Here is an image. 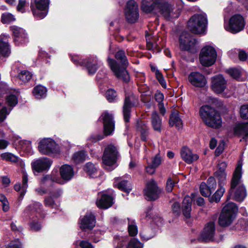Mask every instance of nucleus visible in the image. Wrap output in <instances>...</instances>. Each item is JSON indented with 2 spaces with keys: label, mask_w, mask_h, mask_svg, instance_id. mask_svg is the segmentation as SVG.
I'll return each instance as SVG.
<instances>
[{
  "label": "nucleus",
  "mask_w": 248,
  "mask_h": 248,
  "mask_svg": "<svg viewBox=\"0 0 248 248\" xmlns=\"http://www.w3.org/2000/svg\"><path fill=\"white\" fill-rule=\"evenodd\" d=\"M9 35H0V59L8 57L11 53V47L9 43Z\"/></svg>",
  "instance_id": "c85d7f7f"
},
{
  "label": "nucleus",
  "mask_w": 248,
  "mask_h": 248,
  "mask_svg": "<svg viewBox=\"0 0 248 248\" xmlns=\"http://www.w3.org/2000/svg\"><path fill=\"white\" fill-rule=\"evenodd\" d=\"M76 247L79 246L80 248H94L92 244L88 241L78 240L75 243Z\"/></svg>",
  "instance_id": "6e6d98bb"
},
{
  "label": "nucleus",
  "mask_w": 248,
  "mask_h": 248,
  "mask_svg": "<svg viewBox=\"0 0 248 248\" xmlns=\"http://www.w3.org/2000/svg\"><path fill=\"white\" fill-rule=\"evenodd\" d=\"M141 9L147 14L160 13L168 20L178 18L180 14V11L173 7L168 0H142Z\"/></svg>",
  "instance_id": "f257e3e1"
},
{
  "label": "nucleus",
  "mask_w": 248,
  "mask_h": 248,
  "mask_svg": "<svg viewBox=\"0 0 248 248\" xmlns=\"http://www.w3.org/2000/svg\"><path fill=\"white\" fill-rule=\"evenodd\" d=\"M225 191V189L223 186H219V188L212 196L211 199V202H219L221 198L222 197L223 194L224 193Z\"/></svg>",
  "instance_id": "de8ad7c7"
},
{
  "label": "nucleus",
  "mask_w": 248,
  "mask_h": 248,
  "mask_svg": "<svg viewBox=\"0 0 248 248\" xmlns=\"http://www.w3.org/2000/svg\"><path fill=\"white\" fill-rule=\"evenodd\" d=\"M113 198L111 196L103 194L101 197L97 200L96 205L99 208L108 209L113 204Z\"/></svg>",
  "instance_id": "2f4dec72"
},
{
  "label": "nucleus",
  "mask_w": 248,
  "mask_h": 248,
  "mask_svg": "<svg viewBox=\"0 0 248 248\" xmlns=\"http://www.w3.org/2000/svg\"><path fill=\"white\" fill-rule=\"evenodd\" d=\"M99 120L103 123L105 135L106 136L111 135L114 130V122L112 114L106 111L102 114Z\"/></svg>",
  "instance_id": "aec40b11"
},
{
  "label": "nucleus",
  "mask_w": 248,
  "mask_h": 248,
  "mask_svg": "<svg viewBox=\"0 0 248 248\" xmlns=\"http://www.w3.org/2000/svg\"><path fill=\"white\" fill-rule=\"evenodd\" d=\"M245 26V22L244 17L239 14L232 16L228 22L225 20V30L232 33H236L241 31L244 29Z\"/></svg>",
  "instance_id": "2eb2a0df"
},
{
  "label": "nucleus",
  "mask_w": 248,
  "mask_h": 248,
  "mask_svg": "<svg viewBox=\"0 0 248 248\" xmlns=\"http://www.w3.org/2000/svg\"><path fill=\"white\" fill-rule=\"evenodd\" d=\"M47 89L41 85H38L34 87L32 93L35 97L38 99L45 98L47 95Z\"/></svg>",
  "instance_id": "c9c22d12"
},
{
  "label": "nucleus",
  "mask_w": 248,
  "mask_h": 248,
  "mask_svg": "<svg viewBox=\"0 0 248 248\" xmlns=\"http://www.w3.org/2000/svg\"><path fill=\"white\" fill-rule=\"evenodd\" d=\"M197 9L199 13L194 14L189 18L187 22V28L194 33L202 34L206 31L208 20L206 14L197 7L196 10Z\"/></svg>",
  "instance_id": "423d86ee"
},
{
  "label": "nucleus",
  "mask_w": 248,
  "mask_h": 248,
  "mask_svg": "<svg viewBox=\"0 0 248 248\" xmlns=\"http://www.w3.org/2000/svg\"><path fill=\"white\" fill-rule=\"evenodd\" d=\"M53 161L47 157H43L37 158L31 163L32 170L35 175L39 173L48 171L50 168Z\"/></svg>",
  "instance_id": "a211bd4d"
},
{
  "label": "nucleus",
  "mask_w": 248,
  "mask_h": 248,
  "mask_svg": "<svg viewBox=\"0 0 248 248\" xmlns=\"http://www.w3.org/2000/svg\"><path fill=\"white\" fill-rule=\"evenodd\" d=\"M238 208L233 202H229L223 208L218 218V223L221 227L230 225L234 220Z\"/></svg>",
  "instance_id": "6e6552de"
},
{
  "label": "nucleus",
  "mask_w": 248,
  "mask_h": 248,
  "mask_svg": "<svg viewBox=\"0 0 248 248\" xmlns=\"http://www.w3.org/2000/svg\"><path fill=\"white\" fill-rule=\"evenodd\" d=\"M153 213L152 212V208H150L148 209H147L145 215H143V216L146 217V219L148 220L150 218H153V220L155 221V223L157 224V225H159V224L157 222V221L155 220L156 219L155 218H154V217H152V214Z\"/></svg>",
  "instance_id": "338daca9"
},
{
  "label": "nucleus",
  "mask_w": 248,
  "mask_h": 248,
  "mask_svg": "<svg viewBox=\"0 0 248 248\" xmlns=\"http://www.w3.org/2000/svg\"><path fill=\"white\" fill-rule=\"evenodd\" d=\"M21 149L29 154L32 153L31 141L27 140H23L20 141Z\"/></svg>",
  "instance_id": "49530a36"
},
{
  "label": "nucleus",
  "mask_w": 248,
  "mask_h": 248,
  "mask_svg": "<svg viewBox=\"0 0 248 248\" xmlns=\"http://www.w3.org/2000/svg\"><path fill=\"white\" fill-rule=\"evenodd\" d=\"M11 30L14 36V42L16 45H21L28 42V35L24 29L13 26L11 27Z\"/></svg>",
  "instance_id": "4be33fe9"
},
{
  "label": "nucleus",
  "mask_w": 248,
  "mask_h": 248,
  "mask_svg": "<svg viewBox=\"0 0 248 248\" xmlns=\"http://www.w3.org/2000/svg\"><path fill=\"white\" fill-rule=\"evenodd\" d=\"M156 78L157 79L159 82L160 83V84L161 85V86L163 88H166L167 87L166 82L162 74L160 72H157Z\"/></svg>",
  "instance_id": "0e129e2a"
},
{
  "label": "nucleus",
  "mask_w": 248,
  "mask_h": 248,
  "mask_svg": "<svg viewBox=\"0 0 248 248\" xmlns=\"http://www.w3.org/2000/svg\"><path fill=\"white\" fill-rule=\"evenodd\" d=\"M162 159L159 154H157L152 159L151 164L157 168L161 163Z\"/></svg>",
  "instance_id": "052dcab7"
},
{
  "label": "nucleus",
  "mask_w": 248,
  "mask_h": 248,
  "mask_svg": "<svg viewBox=\"0 0 248 248\" xmlns=\"http://www.w3.org/2000/svg\"><path fill=\"white\" fill-rule=\"evenodd\" d=\"M227 72L232 78L240 80L243 71L238 68H232L228 69Z\"/></svg>",
  "instance_id": "a18cd8bd"
},
{
  "label": "nucleus",
  "mask_w": 248,
  "mask_h": 248,
  "mask_svg": "<svg viewBox=\"0 0 248 248\" xmlns=\"http://www.w3.org/2000/svg\"><path fill=\"white\" fill-rule=\"evenodd\" d=\"M117 93L112 89H108L106 93V97L109 102L115 101L117 99Z\"/></svg>",
  "instance_id": "864d4df0"
},
{
  "label": "nucleus",
  "mask_w": 248,
  "mask_h": 248,
  "mask_svg": "<svg viewBox=\"0 0 248 248\" xmlns=\"http://www.w3.org/2000/svg\"><path fill=\"white\" fill-rule=\"evenodd\" d=\"M197 42L195 38L186 31L183 32L180 36V47L183 50H190L194 47Z\"/></svg>",
  "instance_id": "412c9836"
},
{
  "label": "nucleus",
  "mask_w": 248,
  "mask_h": 248,
  "mask_svg": "<svg viewBox=\"0 0 248 248\" xmlns=\"http://www.w3.org/2000/svg\"><path fill=\"white\" fill-rule=\"evenodd\" d=\"M152 124L154 129L160 132L161 129L162 121L156 111H154L151 116Z\"/></svg>",
  "instance_id": "4c0bfd02"
},
{
  "label": "nucleus",
  "mask_w": 248,
  "mask_h": 248,
  "mask_svg": "<svg viewBox=\"0 0 248 248\" xmlns=\"http://www.w3.org/2000/svg\"><path fill=\"white\" fill-rule=\"evenodd\" d=\"M215 234V224L211 221L206 224L201 234L200 239L202 241L209 242L214 240Z\"/></svg>",
  "instance_id": "393cba45"
},
{
  "label": "nucleus",
  "mask_w": 248,
  "mask_h": 248,
  "mask_svg": "<svg viewBox=\"0 0 248 248\" xmlns=\"http://www.w3.org/2000/svg\"><path fill=\"white\" fill-rule=\"evenodd\" d=\"M200 114L208 126L218 128L221 126L222 120L219 113L209 106H202L200 110Z\"/></svg>",
  "instance_id": "0eeeda50"
},
{
  "label": "nucleus",
  "mask_w": 248,
  "mask_h": 248,
  "mask_svg": "<svg viewBox=\"0 0 248 248\" xmlns=\"http://www.w3.org/2000/svg\"><path fill=\"white\" fill-rule=\"evenodd\" d=\"M138 103V98L131 94L126 95L123 107L124 118L125 122H129L130 115V109L132 106H135Z\"/></svg>",
  "instance_id": "5701e85b"
},
{
  "label": "nucleus",
  "mask_w": 248,
  "mask_h": 248,
  "mask_svg": "<svg viewBox=\"0 0 248 248\" xmlns=\"http://www.w3.org/2000/svg\"><path fill=\"white\" fill-rule=\"evenodd\" d=\"M96 220L94 216L92 213H87L79 219V226L82 230H91L95 225Z\"/></svg>",
  "instance_id": "bb28decb"
},
{
  "label": "nucleus",
  "mask_w": 248,
  "mask_h": 248,
  "mask_svg": "<svg viewBox=\"0 0 248 248\" xmlns=\"http://www.w3.org/2000/svg\"><path fill=\"white\" fill-rule=\"evenodd\" d=\"M17 93H9L6 98V103L9 107L8 109L5 106H1L0 102V122H3L9 114L13 108L17 104Z\"/></svg>",
  "instance_id": "f3484780"
},
{
  "label": "nucleus",
  "mask_w": 248,
  "mask_h": 248,
  "mask_svg": "<svg viewBox=\"0 0 248 248\" xmlns=\"http://www.w3.org/2000/svg\"><path fill=\"white\" fill-rule=\"evenodd\" d=\"M169 123L170 126H175L179 129L182 127V122L177 112H174L171 114Z\"/></svg>",
  "instance_id": "58836bf2"
},
{
  "label": "nucleus",
  "mask_w": 248,
  "mask_h": 248,
  "mask_svg": "<svg viewBox=\"0 0 248 248\" xmlns=\"http://www.w3.org/2000/svg\"><path fill=\"white\" fill-rule=\"evenodd\" d=\"M124 14L126 21L129 23H135L140 16L139 6L134 0H130L126 3L124 9Z\"/></svg>",
  "instance_id": "dca6fc26"
},
{
  "label": "nucleus",
  "mask_w": 248,
  "mask_h": 248,
  "mask_svg": "<svg viewBox=\"0 0 248 248\" xmlns=\"http://www.w3.org/2000/svg\"><path fill=\"white\" fill-rule=\"evenodd\" d=\"M84 170L90 177H94L96 176L95 174L97 173V169L93 163L90 162L86 163Z\"/></svg>",
  "instance_id": "79ce46f5"
},
{
  "label": "nucleus",
  "mask_w": 248,
  "mask_h": 248,
  "mask_svg": "<svg viewBox=\"0 0 248 248\" xmlns=\"http://www.w3.org/2000/svg\"><path fill=\"white\" fill-rule=\"evenodd\" d=\"M181 155L182 159L187 163L191 164L199 159L197 154H193L191 150L186 147H184L181 150Z\"/></svg>",
  "instance_id": "7c9ffc66"
},
{
  "label": "nucleus",
  "mask_w": 248,
  "mask_h": 248,
  "mask_svg": "<svg viewBox=\"0 0 248 248\" xmlns=\"http://www.w3.org/2000/svg\"><path fill=\"white\" fill-rule=\"evenodd\" d=\"M1 158L6 161H11L12 162H16L19 159L17 156L10 153H2L0 155Z\"/></svg>",
  "instance_id": "3c124183"
},
{
  "label": "nucleus",
  "mask_w": 248,
  "mask_h": 248,
  "mask_svg": "<svg viewBox=\"0 0 248 248\" xmlns=\"http://www.w3.org/2000/svg\"><path fill=\"white\" fill-rule=\"evenodd\" d=\"M61 177L56 171H52L50 175L43 176L40 179V186L35 188V192L39 195H43L47 192V189L44 187L56 183L63 184L70 180L74 176L75 172L73 168L70 165L64 164L60 169Z\"/></svg>",
  "instance_id": "f03ea898"
},
{
  "label": "nucleus",
  "mask_w": 248,
  "mask_h": 248,
  "mask_svg": "<svg viewBox=\"0 0 248 248\" xmlns=\"http://www.w3.org/2000/svg\"><path fill=\"white\" fill-rule=\"evenodd\" d=\"M71 60L75 64L86 67L90 75L94 74L101 64L97 57L94 56L89 57L86 60H82L78 55H73L71 56Z\"/></svg>",
  "instance_id": "ddd939ff"
},
{
  "label": "nucleus",
  "mask_w": 248,
  "mask_h": 248,
  "mask_svg": "<svg viewBox=\"0 0 248 248\" xmlns=\"http://www.w3.org/2000/svg\"><path fill=\"white\" fill-rule=\"evenodd\" d=\"M234 133L238 136H243L244 139L248 137V122L237 124L234 128Z\"/></svg>",
  "instance_id": "473e14b6"
},
{
  "label": "nucleus",
  "mask_w": 248,
  "mask_h": 248,
  "mask_svg": "<svg viewBox=\"0 0 248 248\" xmlns=\"http://www.w3.org/2000/svg\"><path fill=\"white\" fill-rule=\"evenodd\" d=\"M248 221L245 219H240L233 226V229L237 231L239 234H243L247 230Z\"/></svg>",
  "instance_id": "e433bc0d"
},
{
  "label": "nucleus",
  "mask_w": 248,
  "mask_h": 248,
  "mask_svg": "<svg viewBox=\"0 0 248 248\" xmlns=\"http://www.w3.org/2000/svg\"><path fill=\"white\" fill-rule=\"evenodd\" d=\"M38 144V151L43 155L51 156L59 154L61 152L58 144L52 138L41 139L39 140Z\"/></svg>",
  "instance_id": "9b49d317"
},
{
  "label": "nucleus",
  "mask_w": 248,
  "mask_h": 248,
  "mask_svg": "<svg viewBox=\"0 0 248 248\" xmlns=\"http://www.w3.org/2000/svg\"><path fill=\"white\" fill-rule=\"evenodd\" d=\"M242 162L239 160L235 168L231 182V188L227 200L231 198L241 202L246 197V190L241 182Z\"/></svg>",
  "instance_id": "7ed1b4c3"
},
{
  "label": "nucleus",
  "mask_w": 248,
  "mask_h": 248,
  "mask_svg": "<svg viewBox=\"0 0 248 248\" xmlns=\"http://www.w3.org/2000/svg\"><path fill=\"white\" fill-rule=\"evenodd\" d=\"M217 58V52L213 46L206 45L200 51L199 60L203 66L208 67L213 65L216 61Z\"/></svg>",
  "instance_id": "f8f14e48"
},
{
  "label": "nucleus",
  "mask_w": 248,
  "mask_h": 248,
  "mask_svg": "<svg viewBox=\"0 0 248 248\" xmlns=\"http://www.w3.org/2000/svg\"><path fill=\"white\" fill-rule=\"evenodd\" d=\"M207 186L214 191L216 187V180L214 177H210L207 180Z\"/></svg>",
  "instance_id": "680f3d73"
},
{
  "label": "nucleus",
  "mask_w": 248,
  "mask_h": 248,
  "mask_svg": "<svg viewBox=\"0 0 248 248\" xmlns=\"http://www.w3.org/2000/svg\"><path fill=\"white\" fill-rule=\"evenodd\" d=\"M160 192V189L158 188L156 183L153 180L147 183L144 189L145 195L148 200H155L157 199Z\"/></svg>",
  "instance_id": "b1692460"
},
{
  "label": "nucleus",
  "mask_w": 248,
  "mask_h": 248,
  "mask_svg": "<svg viewBox=\"0 0 248 248\" xmlns=\"http://www.w3.org/2000/svg\"><path fill=\"white\" fill-rule=\"evenodd\" d=\"M50 56L42 48H40L38 51V59L37 60L36 65L38 66H44L47 65L49 62Z\"/></svg>",
  "instance_id": "72a5a7b5"
},
{
  "label": "nucleus",
  "mask_w": 248,
  "mask_h": 248,
  "mask_svg": "<svg viewBox=\"0 0 248 248\" xmlns=\"http://www.w3.org/2000/svg\"><path fill=\"white\" fill-rule=\"evenodd\" d=\"M175 182L171 179L169 178L166 183V190L168 192H171L174 186Z\"/></svg>",
  "instance_id": "69168bd1"
},
{
  "label": "nucleus",
  "mask_w": 248,
  "mask_h": 248,
  "mask_svg": "<svg viewBox=\"0 0 248 248\" xmlns=\"http://www.w3.org/2000/svg\"><path fill=\"white\" fill-rule=\"evenodd\" d=\"M28 176L26 172L23 171L22 176V183H17L15 184L14 188L19 194V200L21 201L25 195L28 187Z\"/></svg>",
  "instance_id": "cd10ccee"
},
{
  "label": "nucleus",
  "mask_w": 248,
  "mask_h": 248,
  "mask_svg": "<svg viewBox=\"0 0 248 248\" xmlns=\"http://www.w3.org/2000/svg\"><path fill=\"white\" fill-rule=\"evenodd\" d=\"M127 240L126 236L116 235L114 237L113 245L115 248H122Z\"/></svg>",
  "instance_id": "37998d69"
},
{
  "label": "nucleus",
  "mask_w": 248,
  "mask_h": 248,
  "mask_svg": "<svg viewBox=\"0 0 248 248\" xmlns=\"http://www.w3.org/2000/svg\"><path fill=\"white\" fill-rule=\"evenodd\" d=\"M32 77V73L27 70L21 71L18 75V78L24 83L29 82L31 79Z\"/></svg>",
  "instance_id": "a19ab883"
},
{
  "label": "nucleus",
  "mask_w": 248,
  "mask_h": 248,
  "mask_svg": "<svg viewBox=\"0 0 248 248\" xmlns=\"http://www.w3.org/2000/svg\"><path fill=\"white\" fill-rule=\"evenodd\" d=\"M129 179V175L127 174L124 177H117L114 179L113 186L119 189L129 193L132 189V186L128 180H125L124 178Z\"/></svg>",
  "instance_id": "c756f323"
},
{
  "label": "nucleus",
  "mask_w": 248,
  "mask_h": 248,
  "mask_svg": "<svg viewBox=\"0 0 248 248\" xmlns=\"http://www.w3.org/2000/svg\"><path fill=\"white\" fill-rule=\"evenodd\" d=\"M49 0H31V9L34 17L38 19H42L47 15Z\"/></svg>",
  "instance_id": "4468645a"
},
{
  "label": "nucleus",
  "mask_w": 248,
  "mask_h": 248,
  "mask_svg": "<svg viewBox=\"0 0 248 248\" xmlns=\"http://www.w3.org/2000/svg\"><path fill=\"white\" fill-rule=\"evenodd\" d=\"M119 155L116 146L112 144L108 145L104 150L102 161L104 168L111 171L116 167L115 163Z\"/></svg>",
  "instance_id": "9d476101"
},
{
  "label": "nucleus",
  "mask_w": 248,
  "mask_h": 248,
  "mask_svg": "<svg viewBox=\"0 0 248 248\" xmlns=\"http://www.w3.org/2000/svg\"><path fill=\"white\" fill-rule=\"evenodd\" d=\"M188 79L191 85L196 87L202 88L207 84L205 76L198 72H191L188 76Z\"/></svg>",
  "instance_id": "a878e982"
},
{
  "label": "nucleus",
  "mask_w": 248,
  "mask_h": 248,
  "mask_svg": "<svg viewBox=\"0 0 248 248\" xmlns=\"http://www.w3.org/2000/svg\"><path fill=\"white\" fill-rule=\"evenodd\" d=\"M155 98L158 104L162 103L164 99V95L160 92H157L155 94Z\"/></svg>",
  "instance_id": "774afa93"
},
{
  "label": "nucleus",
  "mask_w": 248,
  "mask_h": 248,
  "mask_svg": "<svg viewBox=\"0 0 248 248\" xmlns=\"http://www.w3.org/2000/svg\"><path fill=\"white\" fill-rule=\"evenodd\" d=\"M87 157V155L84 151H78L73 155L72 161L76 164H78L85 161Z\"/></svg>",
  "instance_id": "ea45409f"
},
{
  "label": "nucleus",
  "mask_w": 248,
  "mask_h": 248,
  "mask_svg": "<svg viewBox=\"0 0 248 248\" xmlns=\"http://www.w3.org/2000/svg\"><path fill=\"white\" fill-rule=\"evenodd\" d=\"M115 58L120 62L121 65H120L114 60L108 57V62L111 70L117 78L122 79L125 82H128L130 77L126 68L128 65V62L124 52L123 50L118 51Z\"/></svg>",
  "instance_id": "20e7f679"
},
{
  "label": "nucleus",
  "mask_w": 248,
  "mask_h": 248,
  "mask_svg": "<svg viewBox=\"0 0 248 248\" xmlns=\"http://www.w3.org/2000/svg\"><path fill=\"white\" fill-rule=\"evenodd\" d=\"M192 201V198L189 196H186L183 200L182 211L184 216L186 218L190 217Z\"/></svg>",
  "instance_id": "f704fd0d"
},
{
  "label": "nucleus",
  "mask_w": 248,
  "mask_h": 248,
  "mask_svg": "<svg viewBox=\"0 0 248 248\" xmlns=\"http://www.w3.org/2000/svg\"><path fill=\"white\" fill-rule=\"evenodd\" d=\"M211 88L217 94L222 93L227 87V80L221 74L211 78Z\"/></svg>",
  "instance_id": "6ab92c4d"
},
{
  "label": "nucleus",
  "mask_w": 248,
  "mask_h": 248,
  "mask_svg": "<svg viewBox=\"0 0 248 248\" xmlns=\"http://www.w3.org/2000/svg\"><path fill=\"white\" fill-rule=\"evenodd\" d=\"M200 189L201 194L204 197L209 196L213 191V190L204 182L201 183Z\"/></svg>",
  "instance_id": "8fccbe9b"
},
{
  "label": "nucleus",
  "mask_w": 248,
  "mask_h": 248,
  "mask_svg": "<svg viewBox=\"0 0 248 248\" xmlns=\"http://www.w3.org/2000/svg\"><path fill=\"white\" fill-rule=\"evenodd\" d=\"M143 244L135 238L131 239L127 245V248H143Z\"/></svg>",
  "instance_id": "5fc2aeb1"
},
{
  "label": "nucleus",
  "mask_w": 248,
  "mask_h": 248,
  "mask_svg": "<svg viewBox=\"0 0 248 248\" xmlns=\"http://www.w3.org/2000/svg\"><path fill=\"white\" fill-rule=\"evenodd\" d=\"M43 205L39 202H34L29 205L24 212V216L29 217L30 226L34 231H39L42 227L40 220L44 217L42 215Z\"/></svg>",
  "instance_id": "39448f33"
},
{
  "label": "nucleus",
  "mask_w": 248,
  "mask_h": 248,
  "mask_svg": "<svg viewBox=\"0 0 248 248\" xmlns=\"http://www.w3.org/2000/svg\"><path fill=\"white\" fill-rule=\"evenodd\" d=\"M128 219V231L129 235L135 236L138 233V228L134 220Z\"/></svg>",
  "instance_id": "09e8293b"
},
{
  "label": "nucleus",
  "mask_w": 248,
  "mask_h": 248,
  "mask_svg": "<svg viewBox=\"0 0 248 248\" xmlns=\"http://www.w3.org/2000/svg\"><path fill=\"white\" fill-rule=\"evenodd\" d=\"M6 248H22V245L18 239L11 241Z\"/></svg>",
  "instance_id": "bf43d9fd"
},
{
  "label": "nucleus",
  "mask_w": 248,
  "mask_h": 248,
  "mask_svg": "<svg viewBox=\"0 0 248 248\" xmlns=\"http://www.w3.org/2000/svg\"><path fill=\"white\" fill-rule=\"evenodd\" d=\"M148 232V230H144L140 232V236L142 240L147 241L154 237L155 233H152V234H149Z\"/></svg>",
  "instance_id": "13d9d810"
},
{
  "label": "nucleus",
  "mask_w": 248,
  "mask_h": 248,
  "mask_svg": "<svg viewBox=\"0 0 248 248\" xmlns=\"http://www.w3.org/2000/svg\"><path fill=\"white\" fill-rule=\"evenodd\" d=\"M218 181V186H223L226 180V173L225 171L217 170L214 174Z\"/></svg>",
  "instance_id": "c03bdc74"
},
{
  "label": "nucleus",
  "mask_w": 248,
  "mask_h": 248,
  "mask_svg": "<svg viewBox=\"0 0 248 248\" xmlns=\"http://www.w3.org/2000/svg\"><path fill=\"white\" fill-rule=\"evenodd\" d=\"M240 116L244 119H248V105H244L241 107Z\"/></svg>",
  "instance_id": "4d7b16f0"
},
{
  "label": "nucleus",
  "mask_w": 248,
  "mask_h": 248,
  "mask_svg": "<svg viewBox=\"0 0 248 248\" xmlns=\"http://www.w3.org/2000/svg\"><path fill=\"white\" fill-rule=\"evenodd\" d=\"M15 20L14 16L9 13H5L1 16V22L4 24L10 23Z\"/></svg>",
  "instance_id": "603ef678"
},
{
  "label": "nucleus",
  "mask_w": 248,
  "mask_h": 248,
  "mask_svg": "<svg viewBox=\"0 0 248 248\" xmlns=\"http://www.w3.org/2000/svg\"><path fill=\"white\" fill-rule=\"evenodd\" d=\"M27 4L25 0H19L18 4L17 6V10L21 13H24L25 12V7Z\"/></svg>",
  "instance_id": "e2e57ef3"
},
{
  "label": "nucleus",
  "mask_w": 248,
  "mask_h": 248,
  "mask_svg": "<svg viewBox=\"0 0 248 248\" xmlns=\"http://www.w3.org/2000/svg\"><path fill=\"white\" fill-rule=\"evenodd\" d=\"M52 186L53 184L45 186L44 187L47 189L46 194L47 193L48 195L44 198V204L46 207L59 210L60 206V200L62 194V191L59 188L51 189Z\"/></svg>",
  "instance_id": "1a4fd4ad"
}]
</instances>
